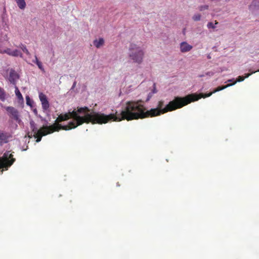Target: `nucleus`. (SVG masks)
I'll list each match as a JSON object with an SVG mask.
<instances>
[{"label": "nucleus", "instance_id": "1", "mask_svg": "<svg viewBox=\"0 0 259 259\" xmlns=\"http://www.w3.org/2000/svg\"><path fill=\"white\" fill-rule=\"evenodd\" d=\"M142 102L141 100L126 102L119 114L117 111L108 115L102 113L104 124L112 121H130L148 118L146 107Z\"/></svg>", "mask_w": 259, "mask_h": 259}, {"label": "nucleus", "instance_id": "2", "mask_svg": "<svg viewBox=\"0 0 259 259\" xmlns=\"http://www.w3.org/2000/svg\"><path fill=\"white\" fill-rule=\"evenodd\" d=\"M90 109L87 107H77V110H73L71 112V118L75 121H70L67 125H62L60 124L54 123L53 125L55 129L59 132L61 130L65 131L74 128L84 123L92 124H104L103 119L101 112H93L89 113Z\"/></svg>", "mask_w": 259, "mask_h": 259}, {"label": "nucleus", "instance_id": "3", "mask_svg": "<svg viewBox=\"0 0 259 259\" xmlns=\"http://www.w3.org/2000/svg\"><path fill=\"white\" fill-rule=\"evenodd\" d=\"M193 96V95H187L184 97H175L164 107H163L164 101H159L156 108L147 110L148 118L159 116L168 112L181 108L193 102V100H195L192 99Z\"/></svg>", "mask_w": 259, "mask_h": 259}, {"label": "nucleus", "instance_id": "4", "mask_svg": "<svg viewBox=\"0 0 259 259\" xmlns=\"http://www.w3.org/2000/svg\"><path fill=\"white\" fill-rule=\"evenodd\" d=\"M128 55L134 63L141 64L143 61L144 52L140 46L135 44H131L129 47Z\"/></svg>", "mask_w": 259, "mask_h": 259}, {"label": "nucleus", "instance_id": "5", "mask_svg": "<svg viewBox=\"0 0 259 259\" xmlns=\"http://www.w3.org/2000/svg\"><path fill=\"white\" fill-rule=\"evenodd\" d=\"M15 161L13 155L11 151H6L2 157H0V172L4 171V169L7 170Z\"/></svg>", "mask_w": 259, "mask_h": 259}, {"label": "nucleus", "instance_id": "6", "mask_svg": "<svg viewBox=\"0 0 259 259\" xmlns=\"http://www.w3.org/2000/svg\"><path fill=\"white\" fill-rule=\"evenodd\" d=\"M56 131H57V130L54 128L53 124L49 126H43L37 132H34L33 130V132H34L33 136L36 139V142L38 143L41 141L42 136L52 134Z\"/></svg>", "mask_w": 259, "mask_h": 259}, {"label": "nucleus", "instance_id": "7", "mask_svg": "<svg viewBox=\"0 0 259 259\" xmlns=\"http://www.w3.org/2000/svg\"><path fill=\"white\" fill-rule=\"evenodd\" d=\"M236 83V81H234L232 83L228 84H227L226 85H224V86L218 87L213 92H210L207 94H204L201 93L199 95H196V94H190L189 95H193L194 96H193V97H192V99H195V100H193V102L196 101H197L199 99H201V98H204L206 97H208L210 96L213 93H214L223 90L229 87L234 85Z\"/></svg>", "mask_w": 259, "mask_h": 259}, {"label": "nucleus", "instance_id": "8", "mask_svg": "<svg viewBox=\"0 0 259 259\" xmlns=\"http://www.w3.org/2000/svg\"><path fill=\"white\" fill-rule=\"evenodd\" d=\"M6 110L10 117L19 122L20 119L19 118V111L17 109L12 106H8L6 108Z\"/></svg>", "mask_w": 259, "mask_h": 259}, {"label": "nucleus", "instance_id": "9", "mask_svg": "<svg viewBox=\"0 0 259 259\" xmlns=\"http://www.w3.org/2000/svg\"><path fill=\"white\" fill-rule=\"evenodd\" d=\"M12 138V134L9 132L4 131H0V144H6L8 143L11 139Z\"/></svg>", "mask_w": 259, "mask_h": 259}, {"label": "nucleus", "instance_id": "10", "mask_svg": "<svg viewBox=\"0 0 259 259\" xmlns=\"http://www.w3.org/2000/svg\"><path fill=\"white\" fill-rule=\"evenodd\" d=\"M39 99L41 102L43 110L47 111L50 107L49 102L47 96L42 93H40L39 94Z\"/></svg>", "mask_w": 259, "mask_h": 259}, {"label": "nucleus", "instance_id": "11", "mask_svg": "<svg viewBox=\"0 0 259 259\" xmlns=\"http://www.w3.org/2000/svg\"><path fill=\"white\" fill-rule=\"evenodd\" d=\"M71 112L69 111L67 113L60 114L55 120V123L59 124L60 122L70 119L71 118Z\"/></svg>", "mask_w": 259, "mask_h": 259}, {"label": "nucleus", "instance_id": "12", "mask_svg": "<svg viewBox=\"0 0 259 259\" xmlns=\"http://www.w3.org/2000/svg\"><path fill=\"white\" fill-rule=\"evenodd\" d=\"M5 54H7L9 56H11L13 57H23L22 53L19 50L17 49L12 51L11 49L7 48L6 49H5Z\"/></svg>", "mask_w": 259, "mask_h": 259}, {"label": "nucleus", "instance_id": "13", "mask_svg": "<svg viewBox=\"0 0 259 259\" xmlns=\"http://www.w3.org/2000/svg\"><path fill=\"white\" fill-rule=\"evenodd\" d=\"M180 48L182 53H186L190 51L192 49L193 47L187 42L183 41L180 44Z\"/></svg>", "mask_w": 259, "mask_h": 259}, {"label": "nucleus", "instance_id": "14", "mask_svg": "<svg viewBox=\"0 0 259 259\" xmlns=\"http://www.w3.org/2000/svg\"><path fill=\"white\" fill-rule=\"evenodd\" d=\"M19 78V75L18 73L13 69H11L10 72V75L9 80L12 84L16 85V80Z\"/></svg>", "mask_w": 259, "mask_h": 259}, {"label": "nucleus", "instance_id": "15", "mask_svg": "<svg viewBox=\"0 0 259 259\" xmlns=\"http://www.w3.org/2000/svg\"><path fill=\"white\" fill-rule=\"evenodd\" d=\"M94 45L97 48H100L104 44V40L103 38H100L99 39H95L93 41Z\"/></svg>", "mask_w": 259, "mask_h": 259}, {"label": "nucleus", "instance_id": "16", "mask_svg": "<svg viewBox=\"0 0 259 259\" xmlns=\"http://www.w3.org/2000/svg\"><path fill=\"white\" fill-rule=\"evenodd\" d=\"M15 1L19 9L24 10L25 8L26 4L25 0H15Z\"/></svg>", "mask_w": 259, "mask_h": 259}, {"label": "nucleus", "instance_id": "17", "mask_svg": "<svg viewBox=\"0 0 259 259\" xmlns=\"http://www.w3.org/2000/svg\"><path fill=\"white\" fill-rule=\"evenodd\" d=\"M259 71V69L256 71H254L251 72L250 73H247L245 74V76H239L238 78H237V80L235 81L237 82H240L244 80L245 78L248 77L250 75H251L252 74L255 73L256 72Z\"/></svg>", "mask_w": 259, "mask_h": 259}, {"label": "nucleus", "instance_id": "18", "mask_svg": "<svg viewBox=\"0 0 259 259\" xmlns=\"http://www.w3.org/2000/svg\"><path fill=\"white\" fill-rule=\"evenodd\" d=\"M16 95L19 101H23V98L17 87L15 86V91Z\"/></svg>", "mask_w": 259, "mask_h": 259}, {"label": "nucleus", "instance_id": "19", "mask_svg": "<svg viewBox=\"0 0 259 259\" xmlns=\"http://www.w3.org/2000/svg\"><path fill=\"white\" fill-rule=\"evenodd\" d=\"M35 61H33L34 63H36V65H37L38 67L41 70H42V71H45V70H44V68L43 67V66L42 65V63L40 61H39L38 59H37V57L36 56H35Z\"/></svg>", "mask_w": 259, "mask_h": 259}, {"label": "nucleus", "instance_id": "20", "mask_svg": "<svg viewBox=\"0 0 259 259\" xmlns=\"http://www.w3.org/2000/svg\"><path fill=\"white\" fill-rule=\"evenodd\" d=\"M18 47L20 48L26 55H30V53L25 45L20 44Z\"/></svg>", "mask_w": 259, "mask_h": 259}, {"label": "nucleus", "instance_id": "21", "mask_svg": "<svg viewBox=\"0 0 259 259\" xmlns=\"http://www.w3.org/2000/svg\"><path fill=\"white\" fill-rule=\"evenodd\" d=\"M6 99V93L5 90L0 87V100L4 101Z\"/></svg>", "mask_w": 259, "mask_h": 259}, {"label": "nucleus", "instance_id": "22", "mask_svg": "<svg viewBox=\"0 0 259 259\" xmlns=\"http://www.w3.org/2000/svg\"><path fill=\"white\" fill-rule=\"evenodd\" d=\"M200 18H201V15L199 14H195L193 16V20H194L195 21L200 20Z\"/></svg>", "mask_w": 259, "mask_h": 259}, {"label": "nucleus", "instance_id": "23", "mask_svg": "<svg viewBox=\"0 0 259 259\" xmlns=\"http://www.w3.org/2000/svg\"><path fill=\"white\" fill-rule=\"evenodd\" d=\"M208 8V6L207 5H203V6H201L199 7V10L201 11H202L204 10H206Z\"/></svg>", "mask_w": 259, "mask_h": 259}, {"label": "nucleus", "instance_id": "24", "mask_svg": "<svg viewBox=\"0 0 259 259\" xmlns=\"http://www.w3.org/2000/svg\"><path fill=\"white\" fill-rule=\"evenodd\" d=\"M207 26L208 28L214 29L215 26L213 24L212 22H208L207 24Z\"/></svg>", "mask_w": 259, "mask_h": 259}, {"label": "nucleus", "instance_id": "25", "mask_svg": "<svg viewBox=\"0 0 259 259\" xmlns=\"http://www.w3.org/2000/svg\"><path fill=\"white\" fill-rule=\"evenodd\" d=\"M26 104L28 105L31 106L30 99L29 97V96H26Z\"/></svg>", "mask_w": 259, "mask_h": 259}, {"label": "nucleus", "instance_id": "26", "mask_svg": "<svg viewBox=\"0 0 259 259\" xmlns=\"http://www.w3.org/2000/svg\"><path fill=\"white\" fill-rule=\"evenodd\" d=\"M0 53L1 54H5V49H2L0 48Z\"/></svg>", "mask_w": 259, "mask_h": 259}, {"label": "nucleus", "instance_id": "27", "mask_svg": "<svg viewBox=\"0 0 259 259\" xmlns=\"http://www.w3.org/2000/svg\"><path fill=\"white\" fill-rule=\"evenodd\" d=\"M156 92H157V91L155 90V84H154V89L153 91V93H156Z\"/></svg>", "mask_w": 259, "mask_h": 259}, {"label": "nucleus", "instance_id": "28", "mask_svg": "<svg viewBox=\"0 0 259 259\" xmlns=\"http://www.w3.org/2000/svg\"><path fill=\"white\" fill-rule=\"evenodd\" d=\"M151 97V95H150V96H148V99H147V101H148L149 100V99H150V98Z\"/></svg>", "mask_w": 259, "mask_h": 259}, {"label": "nucleus", "instance_id": "29", "mask_svg": "<svg viewBox=\"0 0 259 259\" xmlns=\"http://www.w3.org/2000/svg\"><path fill=\"white\" fill-rule=\"evenodd\" d=\"M218 24V22L215 20V24Z\"/></svg>", "mask_w": 259, "mask_h": 259}, {"label": "nucleus", "instance_id": "30", "mask_svg": "<svg viewBox=\"0 0 259 259\" xmlns=\"http://www.w3.org/2000/svg\"><path fill=\"white\" fill-rule=\"evenodd\" d=\"M233 80V79H229L228 80V82H229V81H232Z\"/></svg>", "mask_w": 259, "mask_h": 259}]
</instances>
